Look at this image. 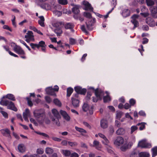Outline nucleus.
<instances>
[{
  "instance_id": "obj_1",
  "label": "nucleus",
  "mask_w": 157,
  "mask_h": 157,
  "mask_svg": "<svg viewBox=\"0 0 157 157\" xmlns=\"http://www.w3.org/2000/svg\"><path fill=\"white\" fill-rule=\"evenodd\" d=\"M33 113L34 117L39 123L41 124H43V121H40L39 119L40 117H41L42 119H44L45 117V115L44 112L41 110L36 109L34 111Z\"/></svg>"
},
{
  "instance_id": "obj_2",
  "label": "nucleus",
  "mask_w": 157,
  "mask_h": 157,
  "mask_svg": "<svg viewBox=\"0 0 157 157\" xmlns=\"http://www.w3.org/2000/svg\"><path fill=\"white\" fill-rule=\"evenodd\" d=\"M11 46L13 47V50L18 54L24 55L25 53L22 49L19 46L14 43H11Z\"/></svg>"
},
{
  "instance_id": "obj_3",
  "label": "nucleus",
  "mask_w": 157,
  "mask_h": 157,
  "mask_svg": "<svg viewBox=\"0 0 157 157\" xmlns=\"http://www.w3.org/2000/svg\"><path fill=\"white\" fill-rule=\"evenodd\" d=\"M96 22L94 18L89 19L86 22V27L87 29L89 30H91L93 29V26Z\"/></svg>"
},
{
  "instance_id": "obj_4",
  "label": "nucleus",
  "mask_w": 157,
  "mask_h": 157,
  "mask_svg": "<svg viewBox=\"0 0 157 157\" xmlns=\"http://www.w3.org/2000/svg\"><path fill=\"white\" fill-rule=\"evenodd\" d=\"M93 109L94 106L93 105L89 106L86 103H84L82 106L83 110L85 112H87L88 111L89 114L90 115H92L93 113Z\"/></svg>"
},
{
  "instance_id": "obj_5",
  "label": "nucleus",
  "mask_w": 157,
  "mask_h": 157,
  "mask_svg": "<svg viewBox=\"0 0 157 157\" xmlns=\"http://www.w3.org/2000/svg\"><path fill=\"white\" fill-rule=\"evenodd\" d=\"M138 146L141 148H150L151 145L150 144L147 143L146 140L144 139L139 141L138 144Z\"/></svg>"
},
{
  "instance_id": "obj_6",
  "label": "nucleus",
  "mask_w": 157,
  "mask_h": 157,
  "mask_svg": "<svg viewBox=\"0 0 157 157\" xmlns=\"http://www.w3.org/2000/svg\"><path fill=\"white\" fill-rule=\"evenodd\" d=\"M26 38L25 41L27 42L34 40L33 33L31 31H29L25 36Z\"/></svg>"
},
{
  "instance_id": "obj_7",
  "label": "nucleus",
  "mask_w": 157,
  "mask_h": 157,
  "mask_svg": "<svg viewBox=\"0 0 157 157\" xmlns=\"http://www.w3.org/2000/svg\"><path fill=\"white\" fill-rule=\"evenodd\" d=\"M124 142V139L121 137L118 136L114 142V145L118 147L123 144Z\"/></svg>"
},
{
  "instance_id": "obj_8",
  "label": "nucleus",
  "mask_w": 157,
  "mask_h": 157,
  "mask_svg": "<svg viewBox=\"0 0 157 157\" xmlns=\"http://www.w3.org/2000/svg\"><path fill=\"white\" fill-rule=\"evenodd\" d=\"M75 90L76 93L81 94L84 95L86 90L85 89H82L81 87L77 86L75 87Z\"/></svg>"
},
{
  "instance_id": "obj_9",
  "label": "nucleus",
  "mask_w": 157,
  "mask_h": 157,
  "mask_svg": "<svg viewBox=\"0 0 157 157\" xmlns=\"http://www.w3.org/2000/svg\"><path fill=\"white\" fill-rule=\"evenodd\" d=\"M95 95L98 99L101 100L103 96L104 95V93L103 91L101 90H99L97 89L95 90Z\"/></svg>"
},
{
  "instance_id": "obj_10",
  "label": "nucleus",
  "mask_w": 157,
  "mask_h": 157,
  "mask_svg": "<svg viewBox=\"0 0 157 157\" xmlns=\"http://www.w3.org/2000/svg\"><path fill=\"white\" fill-rule=\"evenodd\" d=\"M83 4L85 6V10H90L93 12V8L91 6L90 4L88 2L84 1L83 2Z\"/></svg>"
},
{
  "instance_id": "obj_11",
  "label": "nucleus",
  "mask_w": 157,
  "mask_h": 157,
  "mask_svg": "<svg viewBox=\"0 0 157 157\" xmlns=\"http://www.w3.org/2000/svg\"><path fill=\"white\" fill-rule=\"evenodd\" d=\"M60 113L63 118L66 121H70L71 119L70 117L66 111L61 110L60 111Z\"/></svg>"
},
{
  "instance_id": "obj_12",
  "label": "nucleus",
  "mask_w": 157,
  "mask_h": 157,
  "mask_svg": "<svg viewBox=\"0 0 157 157\" xmlns=\"http://www.w3.org/2000/svg\"><path fill=\"white\" fill-rule=\"evenodd\" d=\"M146 22L151 27H154L155 25V21L150 17H148L146 19Z\"/></svg>"
},
{
  "instance_id": "obj_13",
  "label": "nucleus",
  "mask_w": 157,
  "mask_h": 157,
  "mask_svg": "<svg viewBox=\"0 0 157 157\" xmlns=\"http://www.w3.org/2000/svg\"><path fill=\"white\" fill-rule=\"evenodd\" d=\"M151 15L154 17L157 18V7L153 6L151 7L150 9Z\"/></svg>"
},
{
  "instance_id": "obj_14",
  "label": "nucleus",
  "mask_w": 157,
  "mask_h": 157,
  "mask_svg": "<svg viewBox=\"0 0 157 157\" xmlns=\"http://www.w3.org/2000/svg\"><path fill=\"white\" fill-rule=\"evenodd\" d=\"M23 118L26 121H29L28 117H30V113L29 110L28 109H26L25 111L23 113Z\"/></svg>"
},
{
  "instance_id": "obj_15",
  "label": "nucleus",
  "mask_w": 157,
  "mask_h": 157,
  "mask_svg": "<svg viewBox=\"0 0 157 157\" xmlns=\"http://www.w3.org/2000/svg\"><path fill=\"white\" fill-rule=\"evenodd\" d=\"M101 127L105 129L108 126V121L105 119H103L100 121Z\"/></svg>"
},
{
  "instance_id": "obj_16",
  "label": "nucleus",
  "mask_w": 157,
  "mask_h": 157,
  "mask_svg": "<svg viewBox=\"0 0 157 157\" xmlns=\"http://www.w3.org/2000/svg\"><path fill=\"white\" fill-rule=\"evenodd\" d=\"M1 132L3 136L8 137H10V132L8 129L6 128L5 129H1Z\"/></svg>"
},
{
  "instance_id": "obj_17",
  "label": "nucleus",
  "mask_w": 157,
  "mask_h": 157,
  "mask_svg": "<svg viewBox=\"0 0 157 157\" xmlns=\"http://www.w3.org/2000/svg\"><path fill=\"white\" fill-rule=\"evenodd\" d=\"M60 117H54L53 116L51 117V119L53 123L54 124H55L56 125L58 126L60 125V123L59 121V119Z\"/></svg>"
},
{
  "instance_id": "obj_18",
  "label": "nucleus",
  "mask_w": 157,
  "mask_h": 157,
  "mask_svg": "<svg viewBox=\"0 0 157 157\" xmlns=\"http://www.w3.org/2000/svg\"><path fill=\"white\" fill-rule=\"evenodd\" d=\"M61 152L65 157L69 156L71 153L70 151L67 149H62L61 150Z\"/></svg>"
},
{
  "instance_id": "obj_19",
  "label": "nucleus",
  "mask_w": 157,
  "mask_h": 157,
  "mask_svg": "<svg viewBox=\"0 0 157 157\" xmlns=\"http://www.w3.org/2000/svg\"><path fill=\"white\" fill-rule=\"evenodd\" d=\"M7 108L13 110L15 111H17V108L15 106L13 103L12 101H10L8 105L7 106Z\"/></svg>"
},
{
  "instance_id": "obj_20",
  "label": "nucleus",
  "mask_w": 157,
  "mask_h": 157,
  "mask_svg": "<svg viewBox=\"0 0 157 157\" xmlns=\"http://www.w3.org/2000/svg\"><path fill=\"white\" fill-rule=\"evenodd\" d=\"M72 104L75 107H77L79 106V101L77 99H75L74 97H72Z\"/></svg>"
},
{
  "instance_id": "obj_21",
  "label": "nucleus",
  "mask_w": 157,
  "mask_h": 157,
  "mask_svg": "<svg viewBox=\"0 0 157 157\" xmlns=\"http://www.w3.org/2000/svg\"><path fill=\"white\" fill-rule=\"evenodd\" d=\"M93 146L95 147L98 150H100L101 148V146L99 142L97 140H95L93 142Z\"/></svg>"
},
{
  "instance_id": "obj_22",
  "label": "nucleus",
  "mask_w": 157,
  "mask_h": 157,
  "mask_svg": "<svg viewBox=\"0 0 157 157\" xmlns=\"http://www.w3.org/2000/svg\"><path fill=\"white\" fill-rule=\"evenodd\" d=\"M72 11L75 15L78 14L79 12V7L77 5H75L72 9Z\"/></svg>"
},
{
  "instance_id": "obj_23",
  "label": "nucleus",
  "mask_w": 157,
  "mask_h": 157,
  "mask_svg": "<svg viewBox=\"0 0 157 157\" xmlns=\"http://www.w3.org/2000/svg\"><path fill=\"white\" fill-rule=\"evenodd\" d=\"M130 13V11L128 9H124L123 10L122 14L123 17H126L129 16Z\"/></svg>"
},
{
  "instance_id": "obj_24",
  "label": "nucleus",
  "mask_w": 157,
  "mask_h": 157,
  "mask_svg": "<svg viewBox=\"0 0 157 157\" xmlns=\"http://www.w3.org/2000/svg\"><path fill=\"white\" fill-rule=\"evenodd\" d=\"M40 6L42 8L46 10H49L51 8V6L47 3L42 4Z\"/></svg>"
},
{
  "instance_id": "obj_25",
  "label": "nucleus",
  "mask_w": 157,
  "mask_h": 157,
  "mask_svg": "<svg viewBox=\"0 0 157 157\" xmlns=\"http://www.w3.org/2000/svg\"><path fill=\"white\" fill-rule=\"evenodd\" d=\"M3 47L6 51L8 52L9 54L11 56H13L14 57H18V56L17 55L14 54L9 50V48L8 47L4 46H3Z\"/></svg>"
},
{
  "instance_id": "obj_26",
  "label": "nucleus",
  "mask_w": 157,
  "mask_h": 157,
  "mask_svg": "<svg viewBox=\"0 0 157 157\" xmlns=\"http://www.w3.org/2000/svg\"><path fill=\"white\" fill-rule=\"evenodd\" d=\"M74 25L72 23H67L65 24L64 27L66 29H72L74 27Z\"/></svg>"
},
{
  "instance_id": "obj_27",
  "label": "nucleus",
  "mask_w": 157,
  "mask_h": 157,
  "mask_svg": "<svg viewBox=\"0 0 157 157\" xmlns=\"http://www.w3.org/2000/svg\"><path fill=\"white\" fill-rule=\"evenodd\" d=\"M52 113L54 117H60V115L58 111L56 109H53L52 110Z\"/></svg>"
},
{
  "instance_id": "obj_28",
  "label": "nucleus",
  "mask_w": 157,
  "mask_h": 157,
  "mask_svg": "<svg viewBox=\"0 0 157 157\" xmlns=\"http://www.w3.org/2000/svg\"><path fill=\"white\" fill-rule=\"evenodd\" d=\"M46 91L47 94L51 95H55V93L53 92V88L51 87H49L46 88Z\"/></svg>"
},
{
  "instance_id": "obj_29",
  "label": "nucleus",
  "mask_w": 157,
  "mask_h": 157,
  "mask_svg": "<svg viewBox=\"0 0 157 157\" xmlns=\"http://www.w3.org/2000/svg\"><path fill=\"white\" fill-rule=\"evenodd\" d=\"M125 133V130L122 128H119L116 131V133L118 135H122Z\"/></svg>"
},
{
  "instance_id": "obj_30",
  "label": "nucleus",
  "mask_w": 157,
  "mask_h": 157,
  "mask_svg": "<svg viewBox=\"0 0 157 157\" xmlns=\"http://www.w3.org/2000/svg\"><path fill=\"white\" fill-rule=\"evenodd\" d=\"M19 151L21 152H23L25 151V147L23 144H19L18 146Z\"/></svg>"
},
{
  "instance_id": "obj_31",
  "label": "nucleus",
  "mask_w": 157,
  "mask_h": 157,
  "mask_svg": "<svg viewBox=\"0 0 157 157\" xmlns=\"http://www.w3.org/2000/svg\"><path fill=\"white\" fill-rule=\"evenodd\" d=\"M40 20L38 21L39 24L42 27L44 26V18L43 16H41L39 17Z\"/></svg>"
},
{
  "instance_id": "obj_32",
  "label": "nucleus",
  "mask_w": 157,
  "mask_h": 157,
  "mask_svg": "<svg viewBox=\"0 0 157 157\" xmlns=\"http://www.w3.org/2000/svg\"><path fill=\"white\" fill-rule=\"evenodd\" d=\"M5 97L13 101H14L15 100L14 96L12 94H8L6 95Z\"/></svg>"
},
{
  "instance_id": "obj_33",
  "label": "nucleus",
  "mask_w": 157,
  "mask_h": 157,
  "mask_svg": "<svg viewBox=\"0 0 157 157\" xmlns=\"http://www.w3.org/2000/svg\"><path fill=\"white\" fill-rule=\"evenodd\" d=\"M101 141L102 143L105 145L108 146L109 147H111L109 145V141L106 137L105 139L102 140Z\"/></svg>"
},
{
  "instance_id": "obj_34",
  "label": "nucleus",
  "mask_w": 157,
  "mask_h": 157,
  "mask_svg": "<svg viewBox=\"0 0 157 157\" xmlns=\"http://www.w3.org/2000/svg\"><path fill=\"white\" fill-rule=\"evenodd\" d=\"M62 24V22H61L56 21L53 22L52 25L55 27L58 28Z\"/></svg>"
},
{
  "instance_id": "obj_35",
  "label": "nucleus",
  "mask_w": 157,
  "mask_h": 157,
  "mask_svg": "<svg viewBox=\"0 0 157 157\" xmlns=\"http://www.w3.org/2000/svg\"><path fill=\"white\" fill-rule=\"evenodd\" d=\"M75 128L77 131L81 133L82 135H83V133H86V131L82 128H78L77 126H75Z\"/></svg>"
},
{
  "instance_id": "obj_36",
  "label": "nucleus",
  "mask_w": 157,
  "mask_h": 157,
  "mask_svg": "<svg viewBox=\"0 0 157 157\" xmlns=\"http://www.w3.org/2000/svg\"><path fill=\"white\" fill-rule=\"evenodd\" d=\"M139 157H149V154L146 152H141L139 154Z\"/></svg>"
},
{
  "instance_id": "obj_37",
  "label": "nucleus",
  "mask_w": 157,
  "mask_h": 157,
  "mask_svg": "<svg viewBox=\"0 0 157 157\" xmlns=\"http://www.w3.org/2000/svg\"><path fill=\"white\" fill-rule=\"evenodd\" d=\"M53 152V150L49 147H47L45 149V152L47 154H52Z\"/></svg>"
},
{
  "instance_id": "obj_38",
  "label": "nucleus",
  "mask_w": 157,
  "mask_h": 157,
  "mask_svg": "<svg viewBox=\"0 0 157 157\" xmlns=\"http://www.w3.org/2000/svg\"><path fill=\"white\" fill-rule=\"evenodd\" d=\"M146 2L148 6H151L155 4V2L152 0H146Z\"/></svg>"
},
{
  "instance_id": "obj_39",
  "label": "nucleus",
  "mask_w": 157,
  "mask_h": 157,
  "mask_svg": "<svg viewBox=\"0 0 157 157\" xmlns=\"http://www.w3.org/2000/svg\"><path fill=\"white\" fill-rule=\"evenodd\" d=\"M10 101L8 100H3L2 99L0 101V104L2 105L8 106Z\"/></svg>"
},
{
  "instance_id": "obj_40",
  "label": "nucleus",
  "mask_w": 157,
  "mask_h": 157,
  "mask_svg": "<svg viewBox=\"0 0 157 157\" xmlns=\"http://www.w3.org/2000/svg\"><path fill=\"white\" fill-rule=\"evenodd\" d=\"M123 115V113L121 111H117L116 115V118L120 120Z\"/></svg>"
},
{
  "instance_id": "obj_41",
  "label": "nucleus",
  "mask_w": 157,
  "mask_h": 157,
  "mask_svg": "<svg viewBox=\"0 0 157 157\" xmlns=\"http://www.w3.org/2000/svg\"><path fill=\"white\" fill-rule=\"evenodd\" d=\"M152 156H156L157 155V147H155L152 149Z\"/></svg>"
},
{
  "instance_id": "obj_42",
  "label": "nucleus",
  "mask_w": 157,
  "mask_h": 157,
  "mask_svg": "<svg viewBox=\"0 0 157 157\" xmlns=\"http://www.w3.org/2000/svg\"><path fill=\"white\" fill-rule=\"evenodd\" d=\"M73 91V89L69 87L67 89V96L70 97Z\"/></svg>"
},
{
  "instance_id": "obj_43",
  "label": "nucleus",
  "mask_w": 157,
  "mask_h": 157,
  "mask_svg": "<svg viewBox=\"0 0 157 157\" xmlns=\"http://www.w3.org/2000/svg\"><path fill=\"white\" fill-rule=\"evenodd\" d=\"M54 32L57 34V36H60L62 33V30L60 29H56L54 30Z\"/></svg>"
},
{
  "instance_id": "obj_44",
  "label": "nucleus",
  "mask_w": 157,
  "mask_h": 157,
  "mask_svg": "<svg viewBox=\"0 0 157 157\" xmlns=\"http://www.w3.org/2000/svg\"><path fill=\"white\" fill-rule=\"evenodd\" d=\"M107 95L104 97L103 98V100L104 102H107L110 100V98L109 96L108 95V94L107 92H106Z\"/></svg>"
},
{
  "instance_id": "obj_45",
  "label": "nucleus",
  "mask_w": 157,
  "mask_h": 157,
  "mask_svg": "<svg viewBox=\"0 0 157 157\" xmlns=\"http://www.w3.org/2000/svg\"><path fill=\"white\" fill-rule=\"evenodd\" d=\"M131 22L134 25V29L138 26L139 23L136 20H132Z\"/></svg>"
},
{
  "instance_id": "obj_46",
  "label": "nucleus",
  "mask_w": 157,
  "mask_h": 157,
  "mask_svg": "<svg viewBox=\"0 0 157 157\" xmlns=\"http://www.w3.org/2000/svg\"><path fill=\"white\" fill-rule=\"evenodd\" d=\"M146 123L144 122H142L141 123H138L137 124V125H140V127L139 129L140 130H142L145 128V124Z\"/></svg>"
},
{
  "instance_id": "obj_47",
  "label": "nucleus",
  "mask_w": 157,
  "mask_h": 157,
  "mask_svg": "<svg viewBox=\"0 0 157 157\" xmlns=\"http://www.w3.org/2000/svg\"><path fill=\"white\" fill-rule=\"evenodd\" d=\"M54 103L56 105L59 106H61V103L60 101L57 99H55L53 101Z\"/></svg>"
},
{
  "instance_id": "obj_48",
  "label": "nucleus",
  "mask_w": 157,
  "mask_h": 157,
  "mask_svg": "<svg viewBox=\"0 0 157 157\" xmlns=\"http://www.w3.org/2000/svg\"><path fill=\"white\" fill-rule=\"evenodd\" d=\"M53 13L55 15L58 17L60 16L62 14V13L61 12L58 11V10H54L53 11Z\"/></svg>"
},
{
  "instance_id": "obj_49",
  "label": "nucleus",
  "mask_w": 157,
  "mask_h": 157,
  "mask_svg": "<svg viewBox=\"0 0 157 157\" xmlns=\"http://www.w3.org/2000/svg\"><path fill=\"white\" fill-rule=\"evenodd\" d=\"M58 2L59 4L62 5H66L67 4V0H58Z\"/></svg>"
},
{
  "instance_id": "obj_50",
  "label": "nucleus",
  "mask_w": 157,
  "mask_h": 157,
  "mask_svg": "<svg viewBox=\"0 0 157 157\" xmlns=\"http://www.w3.org/2000/svg\"><path fill=\"white\" fill-rule=\"evenodd\" d=\"M38 46V48L40 47H46V45L45 44V42L43 41H41L38 44H37Z\"/></svg>"
},
{
  "instance_id": "obj_51",
  "label": "nucleus",
  "mask_w": 157,
  "mask_h": 157,
  "mask_svg": "<svg viewBox=\"0 0 157 157\" xmlns=\"http://www.w3.org/2000/svg\"><path fill=\"white\" fill-rule=\"evenodd\" d=\"M0 109H1V110L0 111V112L2 114L5 118H7L8 117L7 113L5 111L2 110V108L1 107H0Z\"/></svg>"
},
{
  "instance_id": "obj_52",
  "label": "nucleus",
  "mask_w": 157,
  "mask_h": 157,
  "mask_svg": "<svg viewBox=\"0 0 157 157\" xmlns=\"http://www.w3.org/2000/svg\"><path fill=\"white\" fill-rule=\"evenodd\" d=\"M68 144L71 147H75L77 145V143L75 142H68Z\"/></svg>"
},
{
  "instance_id": "obj_53",
  "label": "nucleus",
  "mask_w": 157,
  "mask_h": 157,
  "mask_svg": "<svg viewBox=\"0 0 157 157\" xmlns=\"http://www.w3.org/2000/svg\"><path fill=\"white\" fill-rule=\"evenodd\" d=\"M84 15L86 17L90 19L91 18V14L88 12H84Z\"/></svg>"
},
{
  "instance_id": "obj_54",
  "label": "nucleus",
  "mask_w": 157,
  "mask_h": 157,
  "mask_svg": "<svg viewBox=\"0 0 157 157\" xmlns=\"http://www.w3.org/2000/svg\"><path fill=\"white\" fill-rule=\"evenodd\" d=\"M138 129L137 127L136 126H132L131 128V133L132 134L134 131Z\"/></svg>"
},
{
  "instance_id": "obj_55",
  "label": "nucleus",
  "mask_w": 157,
  "mask_h": 157,
  "mask_svg": "<svg viewBox=\"0 0 157 157\" xmlns=\"http://www.w3.org/2000/svg\"><path fill=\"white\" fill-rule=\"evenodd\" d=\"M30 45L31 47L33 49H35L36 48H39L37 44L31 43L30 44Z\"/></svg>"
},
{
  "instance_id": "obj_56",
  "label": "nucleus",
  "mask_w": 157,
  "mask_h": 157,
  "mask_svg": "<svg viewBox=\"0 0 157 157\" xmlns=\"http://www.w3.org/2000/svg\"><path fill=\"white\" fill-rule=\"evenodd\" d=\"M19 41L21 43L24 44L26 47V48L28 49L29 50H31V49H30L29 46L27 45L26 43L24 41L21 40H20Z\"/></svg>"
},
{
  "instance_id": "obj_57",
  "label": "nucleus",
  "mask_w": 157,
  "mask_h": 157,
  "mask_svg": "<svg viewBox=\"0 0 157 157\" xmlns=\"http://www.w3.org/2000/svg\"><path fill=\"white\" fill-rule=\"evenodd\" d=\"M117 4V0H112L111 2V5L113 7L115 8Z\"/></svg>"
},
{
  "instance_id": "obj_58",
  "label": "nucleus",
  "mask_w": 157,
  "mask_h": 157,
  "mask_svg": "<svg viewBox=\"0 0 157 157\" xmlns=\"http://www.w3.org/2000/svg\"><path fill=\"white\" fill-rule=\"evenodd\" d=\"M36 152L37 154H42L44 152V150L41 148H38Z\"/></svg>"
},
{
  "instance_id": "obj_59",
  "label": "nucleus",
  "mask_w": 157,
  "mask_h": 157,
  "mask_svg": "<svg viewBox=\"0 0 157 157\" xmlns=\"http://www.w3.org/2000/svg\"><path fill=\"white\" fill-rule=\"evenodd\" d=\"M81 30L83 32L87 34L88 33V32L87 30L85 28V26L84 25H81Z\"/></svg>"
},
{
  "instance_id": "obj_60",
  "label": "nucleus",
  "mask_w": 157,
  "mask_h": 157,
  "mask_svg": "<svg viewBox=\"0 0 157 157\" xmlns=\"http://www.w3.org/2000/svg\"><path fill=\"white\" fill-rule=\"evenodd\" d=\"M129 103L131 106H133L136 103L135 100L133 99H131L129 100Z\"/></svg>"
},
{
  "instance_id": "obj_61",
  "label": "nucleus",
  "mask_w": 157,
  "mask_h": 157,
  "mask_svg": "<svg viewBox=\"0 0 157 157\" xmlns=\"http://www.w3.org/2000/svg\"><path fill=\"white\" fill-rule=\"evenodd\" d=\"M70 43L71 45L75 44L76 43V41L75 39L72 38H70L69 39Z\"/></svg>"
},
{
  "instance_id": "obj_62",
  "label": "nucleus",
  "mask_w": 157,
  "mask_h": 157,
  "mask_svg": "<svg viewBox=\"0 0 157 157\" xmlns=\"http://www.w3.org/2000/svg\"><path fill=\"white\" fill-rule=\"evenodd\" d=\"M26 98L29 105L31 107L33 105V104L31 100H30V98Z\"/></svg>"
},
{
  "instance_id": "obj_63",
  "label": "nucleus",
  "mask_w": 157,
  "mask_h": 157,
  "mask_svg": "<svg viewBox=\"0 0 157 157\" xmlns=\"http://www.w3.org/2000/svg\"><path fill=\"white\" fill-rule=\"evenodd\" d=\"M70 156L71 157H79V155L76 152H73L71 153Z\"/></svg>"
},
{
  "instance_id": "obj_64",
  "label": "nucleus",
  "mask_w": 157,
  "mask_h": 157,
  "mask_svg": "<svg viewBox=\"0 0 157 157\" xmlns=\"http://www.w3.org/2000/svg\"><path fill=\"white\" fill-rule=\"evenodd\" d=\"M130 157H137V153L135 151L132 152L130 155Z\"/></svg>"
}]
</instances>
